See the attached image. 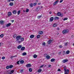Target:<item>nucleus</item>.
<instances>
[{
  "mask_svg": "<svg viewBox=\"0 0 74 74\" xmlns=\"http://www.w3.org/2000/svg\"><path fill=\"white\" fill-rule=\"evenodd\" d=\"M29 71L30 72H32V68H29Z\"/></svg>",
  "mask_w": 74,
  "mask_h": 74,
  "instance_id": "nucleus-40",
  "label": "nucleus"
},
{
  "mask_svg": "<svg viewBox=\"0 0 74 74\" xmlns=\"http://www.w3.org/2000/svg\"><path fill=\"white\" fill-rule=\"evenodd\" d=\"M34 35H30V38H34Z\"/></svg>",
  "mask_w": 74,
  "mask_h": 74,
  "instance_id": "nucleus-14",
  "label": "nucleus"
},
{
  "mask_svg": "<svg viewBox=\"0 0 74 74\" xmlns=\"http://www.w3.org/2000/svg\"><path fill=\"white\" fill-rule=\"evenodd\" d=\"M29 6L31 7H33V4L32 3H31L29 4Z\"/></svg>",
  "mask_w": 74,
  "mask_h": 74,
  "instance_id": "nucleus-16",
  "label": "nucleus"
},
{
  "mask_svg": "<svg viewBox=\"0 0 74 74\" xmlns=\"http://www.w3.org/2000/svg\"><path fill=\"white\" fill-rule=\"evenodd\" d=\"M9 69H12L13 67V66L12 65H10L9 66Z\"/></svg>",
  "mask_w": 74,
  "mask_h": 74,
  "instance_id": "nucleus-32",
  "label": "nucleus"
},
{
  "mask_svg": "<svg viewBox=\"0 0 74 74\" xmlns=\"http://www.w3.org/2000/svg\"><path fill=\"white\" fill-rule=\"evenodd\" d=\"M55 59L52 58L51 60V62H54V61H55Z\"/></svg>",
  "mask_w": 74,
  "mask_h": 74,
  "instance_id": "nucleus-27",
  "label": "nucleus"
},
{
  "mask_svg": "<svg viewBox=\"0 0 74 74\" xmlns=\"http://www.w3.org/2000/svg\"><path fill=\"white\" fill-rule=\"evenodd\" d=\"M5 57H3L2 58V59L3 60H4V59H5Z\"/></svg>",
  "mask_w": 74,
  "mask_h": 74,
  "instance_id": "nucleus-46",
  "label": "nucleus"
},
{
  "mask_svg": "<svg viewBox=\"0 0 74 74\" xmlns=\"http://www.w3.org/2000/svg\"><path fill=\"white\" fill-rule=\"evenodd\" d=\"M69 32V30L68 29L64 30L62 31L63 34H66V33H68Z\"/></svg>",
  "mask_w": 74,
  "mask_h": 74,
  "instance_id": "nucleus-2",
  "label": "nucleus"
},
{
  "mask_svg": "<svg viewBox=\"0 0 74 74\" xmlns=\"http://www.w3.org/2000/svg\"><path fill=\"white\" fill-rule=\"evenodd\" d=\"M36 1L37 2V3H38V0H36Z\"/></svg>",
  "mask_w": 74,
  "mask_h": 74,
  "instance_id": "nucleus-60",
  "label": "nucleus"
},
{
  "mask_svg": "<svg viewBox=\"0 0 74 74\" xmlns=\"http://www.w3.org/2000/svg\"><path fill=\"white\" fill-rule=\"evenodd\" d=\"M40 9H41V8L40 6H38L36 9L35 10L36 12H38L40 10Z\"/></svg>",
  "mask_w": 74,
  "mask_h": 74,
  "instance_id": "nucleus-3",
  "label": "nucleus"
},
{
  "mask_svg": "<svg viewBox=\"0 0 74 74\" xmlns=\"http://www.w3.org/2000/svg\"><path fill=\"white\" fill-rule=\"evenodd\" d=\"M11 21L13 23L14 22V20H12Z\"/></svg>",
  "mask_w": 74,
  "mask_h": 74,
  "instance_id": "nucleus-55",
  "label": "nucleus"
},
{
  "mask_svg": "<svg viewBox=\"0 0 74 74\" xmlns=\"http://www.w3.org/2000/svg\"><path fill=\"white\" fill-rule=\"evenodd\" d=\"M27 55V53H26L24 52L23 53V56H25V55Z\"/></svg>",
  "mask_w": 74,
  "mask_h": 74,
  "instance_id": "nucleus-29",
  "label": "nucleus"
},
{
  "mask_svg": "<svg viewBox=\"0 0 74 74\" xmlns=\"http://www.w3.org/2000/svg\"><path fill=\"white\" fill-rule=\"evenodd\" d=\"M16 36H17L16 34H13V37L14 38H16Z\"/></svg>",
  "mask_w": 74,
  "mask_h": 74,
  "instance_id": "nucleus-31",
  "label": "nucleus"
},
{
  "mask_svg": "<svg viewBox=\"0 0 74 74\" xmlns=\"http://www.w3.org/2000/svg\"><path fill=\"white\" fill-rule=\"evenodd\" d=\"M68 45V42H67L66 43H64L65 46H67Z\"/></svg>",
  "mask_w": 74,
  "mask_h": 74,
  "instance_id": "nucleus-36",
  "label": "nucleus"
},
{
  "mask_svg": "<svg viewBox=\"0 0 74 74\" xmlns=\"http://www.w3.org/2000/svg\"><path fill=\"white\" fill-rule=\"evenodd\" d=\"M43 66H44V65H43L41 66H40V68H41V67H43Z\"/></svg>",
  "mask_w": 74,
  "mask_h": 74,
  "instance_id": "nucleus-48",
  "label": "nucleus"
},
{
  "mask_svg": "<svg viewBox=\"0 0 74 74\" xmlns=\"http://www.w3.org/2000/svg\"><path fill=\"white\" fill-rule=\"evenodd\" d=\"M10 68L9 66H7L6 67V69H9V68Z\"/></svg>",
  "mask_w": 74,
  "mask_h": 74,
  "instance_id": "nucleus-43",
  "label": "nucleus"
},
{
  "mask_svg": "<svg viewBox=\"0 0 74 74\" xmlns=\"http://www.w3.org/2000/svg\"><path fill=\"white\" fill-rule=\"evenodd\" d=\"M59 47L60 48H62L63 47H62V45H60L59 46Z\"/></svg>",
  "mask_w": 74,
  "mask_h": 74,
  "instance_id": "nucleus-45",
  "label": "nucleus"
},
{
  "mask_svg": "<svg viewBox=\"0 0 74 74\" xmlns=\"http://www.w3.org/2000/svg\"><path fill=\"white\" fill-rule=\"evenodd\" d=\"M21 38V36H18L16 37V41L17 42H18L19 44L21 43V41H19V40Z\"/></svg>",
  "mask_w": 74,
  "mask_h": 74,
  "instance_id": "nucleus-1",
  "label": "nucleus"
},
{
  "mask_svg": "<svg viewBox=\"0 0 74 74\" xmlns=\"http://www.w3.org/2000/svg\"><path fill=\"white\" fill-rule=\"evenodd\" d=\"M33 57L34 58H36L37 57V56L36 54H34L33 56Z\"/></svg>",
  "mask_w": 74,
  "mask_h": 74,
  "instance_id": "nucleus-28",
  "label": "nucleus"
},
{
  "mask_svg": "<svg viewBox=\"0 0 74 74\" xmlns=\"http://www.w3.org/2000/svg\"><path fill=\"white\" fill-rule=\"evenodd\" d=\"M56 3L55 2L53 3V5H56Z\"/></svg>",
  "mask_w": 74,
  "mask_h": 74,
  "instance_id": "nucleus-54",
  "label": "nucleus"
},
{
  "mask_svg": "<svg viewBox=\"0 0 74 74\" xmlns=\"http://www.w3.org/2000/svg\"><path fill=\"white\" fill-rule=\"evenodd\" d=\"M25 11L26 12H28L29 11V9H27Z\"/></svg>",
  "mask_w": 74,
  "mask_h": 74,
  "instance_id": "nucleus-33",
  "label": "nucleus"
},
{
  "mask_svg": "<svg viewBox=\"0 0 74 74\" xmlns=\"http://www.w3.org/2000/svg\"><path fill=\"white\" fill-rule=\"evenodd\" d=\"M68 19V18L67 17L66 18H65L64 19H63V21H66V20H67Z\"/></svg>",
  "mask_w": 74,
  "mask_h": 74,
  "instance_id": "nucleus-34",
  "label": "nucleus"
},
{
  "mask_svg": "<svg viewBox=\"0 0 74 74\" xmlns=\"http://www.w3.org/2000/svg\"><path fill=\"white\" fill-rule=\"evenodd\" d=\"M19 61H18L17 62V64H19Z\"/></svg>",
  "mask_w": 74,
  "mask_h": 74,
  "instance_id": "nucleus-47",
  "label": "nucleus"
},
{
  "mask_svg": "<svg viewBox=\"0 0 74 74\" xmlns=\"http://www.w3.org/2000/svg\"><path fill=\"white\" fill-rule=\"evenodd\" d=\"M44 57H46V59H50V58H51L50 56L49 55L46 56V54H44Z\"/></svg>",
  "mask_w": 74,
  "mask_h": 74,
  "instance_id": "nucleus-4",
  "label": "nucleus"
},
{
  "mask_svg": "<svg viewBox=\"0 0 74 74\" xmlns=\"http://www.w3.org/2000/svg\"><path fill=\"white\" fill-rule=\"evenodd\" d=\"M59 28H57V30H59Z\"/></svg>",
  "mask_w": 74,
  "mask_h": 74,
  "instance_id": "nucleus-56",
  "label": "nucleus"
},
{
  "mask_svg": "<svg viewBox=\"0 0 74 74\" xmlns=\"http://www.w3.org/2000/svg\"><path fill=\"white\" fill-rule=\"evenodd\" d=\"M24 49H25V47H22L21 48V51H23Z\"/></svg>",
  "mask_w": 74,
  "mask_h": 74,
  "instance_id": "nucleus-15",
  "label": "nucleus"
},
{
  "mask_svg": "<svg viewBox=\"0 0 74 74\" xmlns=\"http://www.w3.org/2000/svg\"><path fill=\"white\" fill-rule=\"evenodd\" d=\"M59 19V17L57 16H55V17L54 20H56L57 19Z\"/></svg>",
  "mask_w": 74,
  "mask_h": 74,
  "instance_id": "nucleus-21",
  "label": "nucleus"
},
{
  "mask_svg": "<svg viewBox=\"0 0 74 74\" xmlns=\"http://www.w3.org/2000/svg\"><path fill=\"white\" fill-rule=\"evenodd\" d=\"M0 23L1 25H4V21L1 20L0 21Z\"/></svg>",
  "mask_w": 74,
  "mask_h": 74,
  "instance_id": "nucleus-10",
  "label": "nucleus"
},
{
  "mask_svg": "<svg viewBox=\"0 0 74 74\" xmlns=\"http://www.w3.org/2000/svg\"><path fill=\"white\" fill-rule=\"evenodd\" d=\"M51 67V65H48V67Z\"/></svg>",
  "mask_w": 74,
  "mask_h": 74,
  "instance_id": "nucleus-53",
  "label": "nucleus"
},
{
  "mask_svg": "<svg viewBox=\"0 0 74 74\" xmlns=\"http://www.w3.org/2000/svg\"><path fill=\"white\" fill-rule=\"evenodd\" d=\"M3 28H5V26H3Z\"/></svg>",
  "mask_w": 74,
  "mask_h": 74,
  "instance_id": "nucleus-62",
  "label": "nucleus"
},
{
  "mask_svg": "<svg viewBox=\"0 0 74 74\" xmlns=\"http://www.w3.org/2000/svg\"><path fill=\"white\" fill-rule=\"evenodd\" d=\"M41 17H42V14H41V15L40 16H37V18L39 19H40Z\"/></svg>",
  "mask_w": 74,
  "mask_h": 74,
  "instance_id": "nucleus-19",
  "label": "nucleus"
},
{
  "mask_svg": "<svg viewBox=\"0 0 74 74\" xmlns=\"http://www.w3.org/2000/svg\"><path fill=\"white\" fill-rule=\"evenodd\" d=\"M70 51L69 50H67L66 51V53L67 54H69L70 53Z\"/></svg>",
  "mask_w": 74,
  "mask_h": 74,
  "instance_id": "nucleus-30",
  "label": "nucleus"
},
{
  "mask_svg": "<svg viewBox=\"0 0 74 74\" xmlns=\"http://www.w3.org/2000/svg\"><path fill=\"white\" fill-rule=\"evenodd\" d=\"M53 19H54L53 17H51L50 19V21L52 22V21H53Z\"/></svg>",
  "mask_w": 74,
  "mask_h": 74,
  "instance_id": "nucleus-7",
  "label": "nucleus"
},
{
  "mask_svg": "<svg viewBox=\"0 0 74 74\" xmlns=\"http://www.w3.org/2000/svg\"><path fill=\"white\" fill-rule=\"evenodd\" d=\"M24 61L23 60H21V61H20V63L21 64H23V63H24Z\"/></svg>",
  "mask_w": 74,
  "mask_h": 74,
  "instance_id": "nucleus-17",
  "label": "nucleus"
},
{
  "mask_svg": "<svg viewBox=\"0 0 74 74\" xmlns=\"http://www.w3.org/2000/svg\"><path fill=\"white\" fill-rule=\"evenodd\" d=\"M57 15L58 16H61V13L60 12H58L57 13Z\"/></svg>",
  "mask_w": 74,
  "mask_h": 74,
  "instance_id": "nucleus-22",
  "label": "nucleus"
},
{
  "mask_svg": "<svg viewBox=\"0 0 74 74\" xmlns=\"http://www.w3.org/2000/svg\"><path fill=\"white\" fill-rule=\"evenodd\" d=\"M63 0H61L60 1V3H62L63 2Z\"/></svg>",
  "mask_w": 74,
  "mask_h": 74,
  "instance_id": "nucleus-49",
  "label": "nucleus"
},
{
  "mask_svg": "<svg viewBox=\"0 0 74 74\" xmlns=\"http://www.w3.org/2000/svg\"><path fill=\"white\" fill-rule=\"evenodd\" d=\"M11 25V23H9L6 25V27H9V26H10Z\"/></svg>",
  "mask_w": 74,
  "mask_h": 74,
  "instance_id": "nucleus-12",
  "label": "nucleus"
},
{
  "mask_svg": "<svg viewBox=\"0 0 74 74\" xmlns=\"http://www.w3.org/2000/svg\"><path fill=\"white\" fill-rule=\"evenodd\" d=\"M11 15H12V13H11V12H8V16H10Z\"/></svg>",
  "mask_w": 74,
  "mask_h": 74,
  "instance_id": "nucleus-9",
  "label": "nucleus"
},
{
  "mask_svg": "<svg viewBox=\"0 0 74 74\" xmlns=\"http://www.w3.org/2000/svg\"><path fill=\"white\" fill-rule=\"evenodd\" d=\"M13 13L14 14H16L17 13V12L16 10H14L13 11Z\"/></svg>",
  "mask_w": 74,
  "mask_h": 74,
  "instance_id": "nucleus-18",
  "label": "nucleus"
},
{
  "mask_svg": "<svg viewBox=\"0 0 74 74\" xmlns=\"http://www.w3.org/2000/svg\"><path fill=\"white\" fill-rule=\"evenodd\" d=\"M16 56H12L11 57V58H14V57H16Z\"/></svg>",
  "mask_w": 74,
  "mask_h": 74,
  "instance_id": "nucleus-51",
  "label": "nucleus"
},
{
  "mask_svg": "<svg viewBox=\"0 0 74 74\" xmlns=\"http://www.w3.org/2000/svg\"><path fill=\"white\" fill-rule=\"evenodd\" d=\"M57 26H58V24H57V23H56L53 25V27H56Z\"/></svg>",
  "mask_w": 74,
  "mask_h": 74,
  "instance_id": "nucleus-13",
  "label": "nucleus"
},
{
  "mask_svg": "<svg viewBox=\"0 0 74 74\" xmlns=\"http://www.w3.org/2000/svg\"><path fill=\"white\" fill-rule=\"evenodd\" d=\"M58 71H61V70L60 69H58Z\"/></svg>",
  "mask_w": 74,
  "mask_h": 74,
  "instance_id": "nucleus-52",
  "label": "nucleus"
},
{
  "mask_svg": "<svg viewBox=\"0 0 74 74\" xmlns=\"http://www.w3.org/2000/svg\"><path fill=\"white\" fill-rule=\"evenodd\" d=\"M37 5V3H33V5H34V6H35Z\"/></svg>",
  "mask_w": 74,
  "mask_h": 74,
  "instance_id": "nucleus-41",
  "label": "nucleus"
},
{
  "mask_svg": "<svg viewBox=\"0 0 74 74\" xmlns=\"http://www.w3.org/2000/svg\"><path fill=\"white\" fill-rule=\"evenodd\" d=\"M49 14H52V12H51V11L50 12H49Z\"/></svg>",
  "mask_w": 74,
  "mask_h": 74,
  "instance_id": "nucleus-57",
  "label": "nucleus"
},
{
  "mask_svg": "<svg viewBox=\"0 0 74 74\" xmlns=\"http://www.w3.org/2000/svg\"><path fill=\"white\" fill-rule=\"evenodd\" d=\"M10 72H11L12 73H13L14 72V70H12V71H11Z\"/></svg>",
  "mask_w": 74,
  "mask_h": 74,
  "instance_id": "nucleus-44",
  "label": "nucleus"
},
{
  "mask_svg": "<svg viewBox=\"0 0 74 74\" xmlns=\"http://www.w3.org/2000/svg\"><path fill=\"white\" fill-rule=\"evenodd\" d=\"M21 42H22V41H24V38H21Z\"/></svg>",
  "mask_w": 74,
  "mask_h": 74,
  "instance_id": "nucleus-25",
  "label": "nucleus"
},
{
  "mask_svg": "<svg viewBox=\"0 0 74 74\" xmlns=\"http://www.w3.org/2000/svg\"><path fill=\"white\" fill-rule=\"evenodd\" d=\"M22 48V46L21 45H19L17 47L18 49H20V48Z\"/></svg>",
  "mask_w": 74,
  "mask_h": 74,
  "instance_id": "nucleus-26",
  "label": "nucleus"
},
{
  "mask_svg": "<svg viewBox=\"0 0 74 74\" xmlns=\"http://www.w3.org/2000/svg\"><path fill=\"white\" fill-rule=\"evenodd\" d=\"M9 74H12V73L11 72L10 73H9Z\"/></svg>",
  "mask_w": 74,
  "mask_h": 74,
  "instance_id": "nucleus-63",
  "label": "nucleus"
},
{
  "mask_svg": "<svg viewBox=\"0 0 74 74\" xmlns=\"http://www.w3.org/2000/svg\"><path fill=\"white\" fill-rule=\"evenodd\" d=\"M42 45H43V46H45V42H43L42 43Z\"/></svg>",
  "mask_w": 74,
  "mask_h": 74,
  "instance_id": "nucleus-37",
  "label": "nucleus"
},
{
  "mask_svg": "<svg viewBox=\"0 0 74 74\" xmlns=\"http://www.w3.org/2000/svg\"><path fill=\"white\" fill-rule=\"evenodd\" d=\"M4 36V35L3 34H1V38H3Z\"/></svg>",
  "mask_w": 74,
  "mask_h": 74,
  "instance_id": "nucleus-42",
  "label": "nucleus"
},
{
  "mask_svg": "<svg viewBox=\"0 0 74 74\" xmlns=\"http://www.w3.org/2000/svg\"><path fill=\"white\" fill-rule=\"evenodd\" d=\"M26 66L27 67H31V64H27L26 65Z\"/></svg>",
  "mask_w": 74,
  "mask_h": 74,
  "instance_id": "nucleus-6",
  "label": "nucleus"
},
{
  "mask_svg": "<svg viewBox=\"0 0 74 74\" xmlns=\"http://www.w3.org/2000/svg\"><path fill=\"white\" fill-rule=\"evenodd\" d=\"M11 0H8V2H10V1H11Z\"/></svg>",
  "mask_w": 74,
  "mask_h": 74,
  "instance_id": "nucleus-59",
  "label": "nucleus"
},
{
  "mask_svg": "<svg viewBox=\"0 0 74 74\" xmlns=\"http://www.w3.org/2000/svg\"><path fill=\"white\" fill-rule=\"evenodd\" d=\"M68 62V60L67 59H64L62 61V62L64 63H66V62Z\"/></svg>",
  "mask_w": 74,
  "mask_h": 74,
  "instance_id": "nucleus-5",
  "label": "nucleus"
},
{
  "mask_svg": "<svg viewBox=\"0 0 74 74\" xmlns=\"http://www.w3.org/2000/svg\"><path fill=\"white\" fill-rule=\"evenodd\" d=\"M61 52L59 53L58 54L59 55H60V54L61 53Z\"/></svg>",
  "mask_w": 74,
  "mask_h": 74,
  "instance_id": "nucleus-61",
  "label": "nucleus"
},
{
  "mask_svg": "<svg viewBox=\"0 0 74 74\" xmlns=\"http://www.w3.org/2000/svg\"><path fill=\"white\" fill-rule=\"evenodd\" d=\"M10 5V6H12L13 5H14V3H13V2H10L9 3Z\"/></svg>",
  "mask_w": 74,
  "mask_h": 74,
  "instance_id": "nucleus-23",
  "label": "nucleus"
},
{
  "mask_svg": "<svg viewBox=\"0 0 74 74\" xmlns=\"http://www.w3.org/2000/svg\"><path fill=\"white\" fill-rule=\"evenodd\" d=\"M23 70H21V73H22L23 72Z\"/></svg>",
  "mask_w": 74,
  "mask_h": 74,
  "instance_id": "nucleus-58",
  "label": "nucleus"
},
{
  "mask_svg": "<svg viewBox=\"0 0 74 74\" xmlns=\"http://www.w3.org/2000/svg\"><path fill=\"white\" fill-rule=\"evenodd\" d=\"M55 3H56V4H57L58 3V1H56L55 2Z\"/></svg>",
  "mask_w": 74,
  "mask_h": 74,
  "instance_id": "nucleus-50",
  "label": "nucleus"
},
{
  "mask_svg": "<svg viewBox=\"0 0 74 74\" xmlns=\"http://www.w3.org/2000/svg\"><path fill=\"white\" fill-rule=\"evenodd\" d=\"M61 17H62L63 16V15H61Z\"/></svg>",
  "mask_w": 74,
  "mask_h": 74,
  "instance_id": "nucleus-64",
  "label": "nucleus"
},
{
  "mask_svg": "<svg viewBox=\"0 0 74 74\" xmlns=\"http://www.w3.org/2000/svg\"><path fill=\"white\" fill-rule=\"evenodd\" d=\"M40 38V35H38L37 36V38Z\"/></svg>",
  "mask_w": 74,
  "mask_h": 74,
  "instance_id": "nucleus-39",
  "label": "nucleus"
},
{
  "mask_svg": "<svg viewBox=\"0 0 74 74\" xmlns=\"http://www.w3.org/2000/svg\"><path fill=\"white\" fill-rule=\"evenodd\" d=\"M66 66H64V71H65L64 72H66L67 70H66Z\"/></svg>",
  "mask_w": 74,
  "mask_h": 74,
  "instance_id": "nucleus-24",
  "label": "nucleus"
},
{
  "mask_svg": "<svg viewBox=\"0 0 74 74\" xmlns=\"http://www.w3.org/2000/svg\"><path fill=\"white\" fill-rule=\"evenodd\" d=\"M69 73V70L66 69V72H64V74H68Z\"/></svg>",
  "mask_w": 74,
  "mask_h": 74,
  "instance_id": "nucleus-8",
  "label": "nucleus"
},
{
  "mask_svg": "<svg viewBox=\"0 0 74 74\" xmlns=\"http://www.w3.org/2000/svg\"><path fill=\"white\" fill-rule=\"evenodd\" d=\"M48 44H50L52 42V40H49L48 41Z\"/></svg>",
  "mask_w": 74,
  "mask_h": 74,
  "instance_id": "nucleus-11",
  "label": "nucleus"
},
{
  "mask_svg": "<svg viewBox=\"0 0 74 74\" xmlns=\"http://www.w3.org/2000/svg\"><path fill=\"white\" fill-rule=\"evenodd\" d=\"M42 71V69H39L38 70V73H40Z\"/></svg>",
  "mask_w": 74,
  "mask_h": 74,
  "instance_id": "nucleus-20",
  "label": "nucleus"
},
{
  "mask_svg": "<svg viewBox=\"0 0 74 74\" xmlns=\"http://www.w3.org/2000/svg\"><path fill=\"white\" fill-rule=\"evenodd\" d=\"M40 34H43V32L42 31H40L39 32Z\"/></svg>",
  "mask_w": 74,
  "mask_h": 74,
  "instance_id": "nucleus-38",
  "label": "nucleus"
},
{
  "mask_svg": "<svg viewBox=\"0 0 74 74\" xmlns=\"http://www.w3.org/2000/svg\"><path fill=\"white\" fill-rule=\"evenodd\" d=\"M21 13V10H19L17 12V14L18 15H19V14Z\"/></svg>",
  "mask_w": 74,
  "mask_h": 74,
  "instance_id": "nucleus-35",
  "label": "nucleus"
}]
</instances>
